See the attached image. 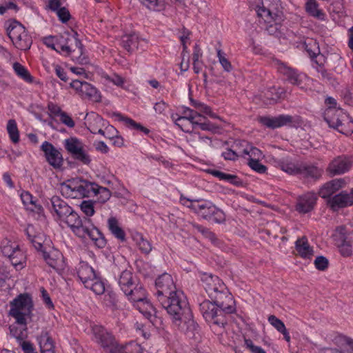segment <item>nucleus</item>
Listing matches in <instances>:
<instances>
[{
	"instance_id": "aec40b11",
	"label": "nucleus",
	"mask_w": 353,
	"mask_h": 353,
	"mask_svg": "<svg viewBox=\"0 0 353 353\" xmlns=\"http://www.w3.org/2000/svg\"><path fill=\"white\" fill-rule=\"evenodd\" d=\"M328 204L334 211L353 205V189L350 193L343 191L334 195L328 200Z\"/></svg>"
},
{
	"instance_id": "4be33fe9",
	"label": "nucleus",
	"mask_w": 353,
	"mask_h": 353,
	"mask_svg": "<svg viewBox=\"0 0 353 353\" xmlns=\"http://www.w3.org/2000/svg\"><path fill=\"white\" fill-rule=\"evenodd\" d=\"M346 182L343 179H335L325 183L319 190V194L323 199L329 198L341 188L345 187Z\"/></svg>"
},
{
	"instance_id": "c756f323",
	"label": "nucleus",
	"mask_w": 353,
	"mask_h": 353,
	"mask_svg": "<svg viewBox=\"0 0 353 353\" xmlns=\"http://www.w3.org/2000/svg\"><path fill=\"white\" fill-rule=\"evenodd\" d=\"M37 339L41 353H54L53 341L48 332L43 331Z\"/></svg>"
},
{
	"instance_id": "ddd939ff",
	"label": "nucleus",
	"mask_w": 353,
	"mask_h": 353,
	"mask_svg": "<svg viewBox=\"0 0 353 353\" xmlns=\"http://www.w3.org/2000/svg\"><path fill=\"white\" fill-rule=\"evenodd\" d=\"M333 239L335 245L338 247L339 252L344 257H349L352 255V240L347 234L344 227H338L334 234Z\"/></svg>"
},
{
	"instance_id": "13d9d810",
	"label": "nucleus",
	"mask_w": 353,
	"mask_h": 353,
	"mask_svg": "<svg viewBox=\"0 0 353 353\" xmlns=\"http://www.w3.org/2000/svg\"><path fill=\"white\" fill-rule=\"evenodd\" d=\"M268 321L279 332L286 329L283 322L274 315H270Z\"/></svg>"
},
{
	"instance_id": "9d476101",
	"label": "nucleus",
	"mask_w": 353,
	"mask_h": 353,
	"mask_svg": "<svg viewBox=\"0 0 353 353\" xmlns=\"http://www.w3.org/2000/svg\"><path fill=\"white\" fill-rule=\"evenodd\" d=\"M48 208L55 220L65 224L69 222V219H70L71 216H74L77 214L64 200L57 196H54L50 199Z\"/></svg>"
},
{
	"instance_id": "338daca9",
	"label": "nucleus",
	"mask_w": 353,
	"mask_h": 353,
	"mask_svg": "<svg viewBox=\"0 0 353 353\" xmlns=\"http://www.w3.org/2000/svg\"><path fill=\"white\" fill-rule=\"evenodd\" d=\"M245 345L252 353H266L261 347L254 345L250 339H245Z\"/></svg>"
},
{
	"instance_id": "7ed1b4c3",
	"label": "nucleus",
	"mask_w": 353,
	"mask_h": 353,
	"mask_svg": "<svg viewBox=\"0 0 353 353\" xmlns=\"http://www.w3.org/2000/svg\"><path fill=\"white\" fill-rule=\"evenodd\" d=\"M163 307L171 316L172 320L191 310L186 296L181 290H176L170 296L162 298L159 301Z\"/></svg>"
},
{
	"instance_id": "09e8293b",
	"label": "nucleus",
	"mask_w": 353,
	"mask_h": 353,
	"mask_svg": "<svg viewBox=\"0 0 353 353\" xmlns=\"http://www.w3.org/2000/svg\"><path fill=\"white\" fill-rule=\"evenodd\" d=\"M13 266L15 268H22L26 261V256L19 249L15 251L14 254L10 258Z\"/></svg>"
},
{
	"instance_id": "680f3d73",
	"label": "nucleus",
	"mask_w": 353,
	"mask_h": 353,
	"mask_svg": "<svg viewBox=\"0 0 353 353\" xmlns=\"http://www.w3.org/2000/svg\"><path fill=\"white\" fill-rule=\"evenodd\" d=\"M193 226L199 232H201L206 238L209 239L212 243H215L216 238L213 232L199 225L194 224Z\"/></svg>"
},
{
	"instance_id": "37998d69",
	"label": "nucleus",
	"mask_w": 353,
	"mask_h": 353,
	"mask_svg": "<svg viewBox=\"0 0 353 353\" xmlns=\"http://www.w3.org/2000/svg\"><path fill=\"white\" fill-rule=\"evenodd\" d=\"M7 131L9 134V137L11 141L17 143L19 141V132L18 130L17 125L14 119L8 121L7 124Z\"/></svg>"
},
{
	"instance_id": "393cba45",
	"label": "nucleus",
	"mask_w": 353,
	"mask_h": 353,
	"mask_svg": "<svg viewBox=\"0 0 353 353\" xmlns=\"http://www.w3.org/2000/svg\"><path fill=\"white\" fill-rule=\"evenodd\" d=\"M77 275L85 287L88 285L92 281H94L97 276L93 268L85 262L80 263Z\"/></svg>"
},
{
	"instance_id": "9b49d317",
	"label": "nucleus",
	"mask_w": 353,
	"mask_h": 353,
	"mask_svg": "<svg viewBox=\"0 0 353 353\" xmlns=\"http://www.w3.org/2000/svg\"><path fill=\"white\" fill-rule=\"evenodd\" d=\"M172 322L179 330L189 338H195L199 334V327L193 319L191 310L173 319Z\"/></svg>"
},
{
	"instance_id": "0eeeda50",
	"label": "nucleus",
	"mask_w": 353,
	"mask_h": 353,
	"mask_svg": "<svg viewBox=\"0 0 353 353\" xmlns=\"http://www.w3.org/2000/svg\"><path fill=\"white\" fill-rule=\"evenodd\" d=\"M94 188H97V183L87 181L72 180L62 185L61 191L63 194L72 199L80 196L90 197L92 196Z\"/></svg>"
},
{
	"instance_id": "e2e57ef3",
	"label": "nucleus",
	"mask_w": 353,
	"mask_h": 353,
	"mask_svg": "<svg viewBox=\"0 0 353 353\" xmlns=\"http://www.w3.org/2000/svg\"><path fill=\"white\" fill-rule=\"evenodd\" d=\"M314 265L316 269L323 271L327 268L328 260L323 256H317L314 260Z\"/></svg>"
},
{
	"instance_id": "f704fd0d",
	"label": "nucleus",
	"mask_w": 353,
	"mask_h": 353,
	"mask_svg": "<svg viewBox=\"0 0 353 353\" xmlns=\"http://www.w3.org/2000/svg\"><path fill=\"white\" fill-rule=\"evenodd\" d=\"M8 36L12 41L17 39V37L23 34L26 31L25 28L17 21H9L6 28Z\"/></svg>"
},
{
	"instance_id": "58836bf2",
	"label": "nucleus",
	"mask_w": 353,
	"mask_h": 353,
	"mask_svg": "<svg viewBox=\"0 0 353 353\" xmlns=\"http://www.w3.org/2000/svg\"><path fill=\"white\" fill-rule=\"evenodd\" d=\"M305 10L311 16L321 20L325 18L324 12L319 8L316 0H307L305 4Z\"/></svg>"
},
{
	"instance_id": "3c124183",
	"label": "nucleus",
	"mask_w": 353,
	"mask_h": 353,
	"mask_svg": "<svg viewBox=\"0 0 353 353\" xmlns=\"http://www.w3.org/2000/svg\"><path fill=\"white\" fill-rule=\"evenodd\" d=\"M86 288H90L97 294H102L105 292V285L97 276L94 281H92L88 285L85 286Z\"/></svg>"
},
{
	"instance_id": "0e129e2a",
	"label": "nucleus",
	"mask_w": 353,
	"mask_h": 353,
	"mask_svg": "<svg viewBox=\"0 0 353 353\" xmlns=\"http://www.w3.org/2000/svg\"><path fill=\"white\" fill-rule=\"evenodd\" d=\"M59 119L63 124L68 128H72L75 125V123L72 118L65 112L61 113V114L59 116Z\"/></svg>"
},
{
	"instance_id": "7c9ffc66",
	"label": "nucleus",
	"mask_w": 353,
	"mask_h": 353,
	"mask_svg": "<svg viewBox=\"0 0 353 353\" xmlns=\"http://www.w3.org/2000/svg\"><path fill=\"white\" fill-rule=\"evenodd\" d=\"M148 319L152 321V318L156 314V310L149 301L148 298L134 305Z\"/></svg>"
},
{
	"instance_id": "f03ea898",
	"label": "nucleus",
	"mask_w": 353,
	"mask_h": 353,
	"mask_svg": "<svg viewBox=\"0 0 353 353\" xmlns=\"http://www.w3.org/2000/svg\"><path fill=\"white\" fill-rule=\"evenodd\" d=\"M69 219L67 225L77 236L83 239L90 238L98 248H103L105 245V240L101 232L94 226L89 218L81 219L77 213Z\"/></svg>"
},
{
	"instance_id": "5fc2aeb1",
	"label": "nucleus",
	"mask_w": 353,
	"mask_h": 353,
	"mask_svg": "<svg viewBox=\"0 0 353 353\" xmlns=\"http://www.w3.org/2000/svg\"><path fill=\"white\" fill-rule=\"evenodd\" d=\"M137 39L138 37L134 34L126 37V39L123 41V47L128 52L132 51L134 48H137Z\"/></svg>"
},
{
	"instance_id": "ea45409f",
	"label": "nucleus",
	"mask_w": 353,
	"mask_h": 353,
	"mask_svg": "<svg viewBox=\"0 0 353 353\" xmlns=\"http://www.w3.org/2000/svg\"><path fill=\"white\" fill-rule=\"evenodd\" d=\"M15 47L21 50H28L32 44V39L28 34L26 31L23 32V34L17 37V39H14L12 41Z\"/></svg>"
},
{
	"instance_id": "c03bdc74",
	"label": "nucleus",
	"mask_w": 353,
	"mask_h": 353,
	"mask_svg": "<svg viewBox=\"0 0 353 353\" xmlns=\"http://www.w3.org/2000/svg\"><path fill=\"white\" fill-rule=\"evenodd\" d=\"M183 116L179 117V121H190L191 123V125L194 126V122L196 121L194 120L196 117H201V114L198 113L197 112H195L192 110V109L189 108L184 107L183 108Z\"/></svg>"
},
{
	"instance_id": "39448f33",
	"label": "nucleus",
	"mask_w": 353,
	"mask_h": 353,
	"mask_svg": "<svg viewBox=\"0 0 353 353\" xmlns=\"http://www.w3.org/2000/svg\"><path fill=\"white\" fill-rule=\"evenodd\" d=\"M324 119L330 127L337 130L340 133L345 135L353 133V119L341 110L327 108L325 111Z\"/></svg>"
},
{
	"instance_id": "6ab92c4d",
	"label": "nucleus",
	"mask_w": 353,
	"mask_h": 353,
	"mask_svg": "<svg viewBox=\"0 0 353 353\" xmlns=\"http://www.w3.org/2000/svg\"><path fill=\"white\" fill-rule=\"evenodd\" d=\"M275 65L278 71L285 76L290 83L298 86L301 84L304 77L303 74L299 73L295 69L288 66L280 61H276Z\"/></svg>"
},
{
	"instance_id": "72a5a7b5",
	"label": "nucleus",
	"mask_w": 353,
	"mask_h": 353,
	"mask_svg": "<svg viewBox=\"0 0 353 353\" xmlns=\"http://www.w3.org/2000/svg\"><path fill=\"white\" fill-rule=\"evenodd\" d=\"M108 226L111 233L119 240H125V233L120 227L118 220L115 217H110L108 220Z\"/></svg>"
},
{
	"instance_id": "cd10ccee",
	"label": "nucleus",
	"mask_w": 353,
	"mask_h": 353,
	"mask_svg": "<svg viewBox=\"0 0 353 353\" xmlns=\"http://www.w3.org/2000/svg\"><path fill=\"white\" fill-rule=\"evenodd\" d=\"M295 248L296 250L302 258L310 259L314 255V250L309 245L305 236H303L296 240L295 242Z\"/></svg>"
},
{
	"instance_id": "f257e3e1",
	"label": "nucleus",
	"mask_w": 353,
	"mask_h": 353,
	"mask_svg": "<svg viewBox=\"0 0 353 353\" xmlns=\"http://www.w3.org/2000/svg\"><path fill=\"white\" fill-rule=\"evenodd\" d=\"M212 301L205 300L199 305L200 312L209 323L218 327H223L226 323V314H232L235 311L234 301H225V299H212Z\"/></svg>"
},
{
	"instance_id": "4468645a",
	"label": "nucleus",
	"mask_w": 353,
	"mask_h": 353,
	"mask_svg": "<svg viewBox=\"0 0 353 353\" xmlns=\"http://www.w3.org/2000/svg\"><path fill=\"white\" fill-rule=\"evenodd\" d=\"M65 150L72 155V157L83 163L88 165L90 161V157L84 150L83 143L76 137H70L64 141Z\"/></svg>"
},
{
	"instance_id": "69168bd1",
	"label": "nucleus",
	"mask_w": 353,
	"mask_h": 353,
	"mask_svg": "<svg viewBox=\"0 0 353 353\" xmlns=\"http://www.w3.org/2000/svg\"><path fill=\"white\" fill-rule=\"evenodd\" d=\"M17 248V245H13L12 244L7 243L2 247L1 251L4 256L10 259L12 256H13V254H14V252Z\"/></svg>"
},
{
	"instance_id": "a19ab883",
	"label": "nucleus",
	"mask_w": 353,
	"mask_h": 353,
	"mask_svg": "<svg viewBox=\"0 0 353 353\" xmlns=\"http://www.w3.org/2000/svg\"><path fill=\"white\" fill-rule=\"evenodd\" d=\"M279 166L283 171L290 174H298L300 172V164H296L287 159L281 161Z\"/></svg>"
},
{
	"instance_id": "2eb2a0df",
	"label": "nucleus",
	"mask_w": 353,
	"mask_h": 353,
	"mask_svg": "<svg viewBox=\"0 0 353 353\" xmlns=\"http://www.w3.org/2000/svg\"><path fill=\"white\" fill-rule=\"evenodd\" d=\"M157 288V296L158 301L167 296H170L173 292L178 290L170 274L164 273L159 276L155 282Z\"/></svg>"
},
{
	"instance_id": "dca6fc26",
	"label": "nucleus",
	"mask_w": 353,
	"mask_h": 353,
	"mask_svg": "<svg viewBox=\"0 0 353 353\" xmlns=\"http://www.w3.org/2000/svg\"><path fill=\"white\" fill-rule=\"evenodd\" d=\"M70 86L83 99H88L94 102L101 100V95L97 90L88 82L74 80L70 83Z\"/></svg>"
},
{
	"instance_id": "412c9836",
	"label": "nucleus",
	"mask_w": 353,
	"mask_h": 353,
	"mask_svg": "<svg viewBox=\"0 0 353 353\" xmlns=\"http://www.w3.org/2000/svg\"><path fill=\"white\" fill-rule=\"evenodd\" d=\"M351 167V162L344 156L334 158L329 164L327 171L332 175L342 174L348 171Z\"/></svg>"
},
{
	"instance_id": "423d86ee",
	"label": "nucleus",
	"mask_w": 353,
	"mask_h": 353,
	"mask_svg": "<svg viewBox=\"0 0 353 353\" xmlns=\"http://www.w3.org/2000/svg\"><path fill=\"white\" fill-rule=\"evenodd\" d=\"M189 206L194 213L203 219L212 220L217 223H221L225 221L224 212L210 201L196 200L190 203Z\"/></svg>"
},
{
	"instance_id": "49530a36",
	"label": "nucleus",
	"mask_w": 353,
	"mask_h": 353,
	"mask_svg": "<svg viewBox=\"0 0 353 353\" xmlns=\"http://www.w3.org/2000/svg\"><path fill=\"white\" fill-rule=\"evenodd\" d=\"M92 196H99L97 199L98 201L105 203L110 199L111 193L108 188L99 186L97 184V188H94Z\"/></svg>"
},
{
	"instance_id": "bb28decb",
	"label": "nucleus",
	"mask_w": 353,
	"mask_h": 353,
	"mask_svg": "<svg viewBox=\"0 0 353 353\" xmlns=\"http://www.w3.org/2000/svg\"><path fill=\"white\" fill-rule=\"evenodd\" d=\"M119 284L125 294L129 293V292H132L131 289L137 285L132 273L128 270H124L121 272L119 279Z\"/></svg>"
},
{
	"instance_id": "774afa93",
	"label": "nucleus",
	"mask_w": 353,
	"mask_h": 353,
	"mask_svg": "<svg viewBox=\"0 0 353 353\" xmlns=\"http://www.w3.org/2000/svg\"><path fill=\"white\" fill-rule=\"evenodd\" d=\"M57 14L63 23H66L70 18V14L68 9L63 7L57 10Z\"/></svg>"
},
{
	"instance_id": "e433bc0d",
	"label": "nucleus",
	"mask_w": 353,
	"mask_h": 353,
	"mask_svg": "<svg viewBox=\"0 0 353 353\" xmlns=\"http://www.w3.org/2000/svg\"><path fill=\"white\" fill-rule=\"evenodd\" d=\"M132 239L141 252L148 254L151 252L152 249V245L148 239L143 237L142 234L135 233Z\"/></svg>"
},
{
	"instance_id": "a211bd4d",
	"label": "nucleus",
	"mask_w": 353,
	"mask_h": 353,
	"mask_svg": "<svg viewBox=\"0 0 353 353\" xmlns=\"http://www.w3.org/2000/svg\"><path fill=\"white\" fill-rule=\"evenodd\" d=\"M317 199V194L313 192L299 196L296 205V211L303 214L311 212L314 208Z\"/></svg>"
},
{
	"instance_id": "4d7b16f0",
	"label": "nucleus",
	"mask_w": 353,
	"mask_h": 353,
	"mask_svg": "<svg viewBox=\"0 0 353 353\" xmlns=\"http://www.w3.org/2000/svg\"><path fill=\"white\" fill-rule=\"evenodd\" d=\"M141 2L148 9L154 11L159 10L163 6L162 0H141Z\"/></svg>"
},
{
	"instance_id": "f3484780",
	"label": "nucleus",
	"mask_w": 353,
	"mask_h": 353,
	"mask_svg": "<svg viewBox=\"0 0 353 353\" xmlns=\"http://www.w3.org/2000/svg\"><path fill=\"white\" fill-rule=\"evenodd\" d=\"M41 149L44 152L46 161L51 166L56 169L61 167L63 161L62 154L52 143L44 141Z\"/></svg>"
},
{
	"instance_id": "6e6d98bb",
	"label": "nucleus",
	"mask_w": 353,
	"mask_h": 353,
	"mask_svg": "<svg viewBox=\"0 0 353 353\" xmlns=\"http://www.w3.org/2000/svg\"><path fill=\"white\" fill-rule=\"evenodd\" d=\"M260 160L254 161L253 159H249L248 163V165L251 169L259 174L265 173L268 168L265 165H263L259 162Z\"/></svg>"
},
{
	"instance_id": "052dcab7",
	"label": "nucleus",
	"mask_w": 353,
	"mask_h": 353,
	"mask_svg": "<svg viewBox=\"0 0 353 353\" xmlns=\"http://www.w3.org/2000/svg\"><path fill=\"white\" fill-rule=\"evenodd\" d=\"M211 174L221 180L228 181L232 183H234V180L236 179L235 175L224 173L219 170H213L211 172Z\"/></svg>"
},
{
	"instance_id": "c85d7f7f",
	"label": "nucleus",
	"mask_w": 353,
	"mask_h": 353,
	"mask_svg": "<svg viewBox=\"0 0 353 353\" xmlns=\"http://www.w3.org/2000/svg\"><path fill=\"white\" fill-rule=\"evenodd\" d=\"M257 14L259 17L262 18L265 23H271L273 21H281V14L274 12L270 8H266L264 6H258L256 10Z\"/></svg>"
},
{
	"instance_id": "473e14b6",
	"label": "nucleus",
	"mask_w": 353,
	"mask_h": 353,
	"mask_svg": "<svg viewBox=\"0 0 353 353\" xmlns=\"http://www.w3.org/2000/svg\"><path fill=\"white\" fill-rule=\"evenodd\" d=\"M132 292L125 294L134 305L137 303L144 301L147 298L146 291L141 285H137L131 289Z\"/></svg>"
},
{
	"instance_id": "20e7f679",
	"label": "nucleus",
	"mask_w": 353,
	"mask_h": 353,
	"mask_svg": "<svg viewBox=\"0 0 353 353\" xmlns=\"http://www.w3.org/2000/svg\"><path fill=\"white\" fill-rule=\"evenodd\" d=\"M201 280L205 292L211 299H225L232 302L233 299L225 285L217 276L212 274L203 273Z\"/></svg>"
},
{
	"instance_id": "5701e85b",
	"label": "nucleus",
	"mask_w": 353,
	"mask_h": 353,
	"mask_svg": "<svg viewBox=\"0 0 353 353\" xmlns=\"http://www.w3.org/2000/svg\"><path fill=\"white\" fill-rule=\"evenodd\" d=\"M86 123L88 125V129L93 134H100L105 135V131H103V127L105 126V122L103 118L99 114L91 112L87 114Z\"/></svg>"
},
{
	"instance_id": "bf43d9fd",
	"label": "nucleus",
	"mask_w": 353,
	"mask_h": 353,
	"mask_svg": "<svg viewBox=\"0 0 353 353\" xmlns=\"http://www.w3.org/2000/svg\"><path fill=\"white\" fill-rule=\"evenodd\" d=\"M81 210L88 216H91L94 213V205L91 201H83L80 205Z\"/></svg>"
},
{
	"instance_id": "de8ad7c7",
	"label": "nucleus",
	"mask_w": 353,
	"mask_h": 353,
	"mask_svg": "<svg viewBox=\"0 0 353 353\" xmlns=\"http://www.w3.org/2000/svg\"><path fill=\"white\" fill-rule=\"evenodd\" d=\"M119 117V119L121 121H123L124 123L128 127L132 129H135L137 130H140L141 132H143L145 134L149 133V130L143 125H141L140 123H137L134 120H132L130 118L123 117L120 114L118 115Z\"/></svg>"
},
{
	"instance_id": "4c0bfd02",
	"label": "nucleus",
	"mask_w": 353,
	"mask_h": 353,
	"mask_svg": "<svg viewBox=\"0 0 353 353\" xmlns=\"http://www.w3.org/2000/svg\"><path fill=\"white\" fill-rule=\"evenodd\" d=\"M243 143L246 144V147L242 150V154H241V157L248 155L249 156L248 160L253 159L254 161L261 160L264 158L261 150L246 142H243Z\"/></svg>"
},
{
	"instance_id": "f8f14e48",
	"label": "nucleus",
	"mask_w": 353,
	"mask_h": 353,
	"mask_svg": "<svg viewBox=\"0 0 353 353\" xmlns=\"http://www.w3.org/2000/svg\"><path fill=\"white\" fill-rule=\"evenodd\" d=\"M92 332L96 342L105 351L110 353H117L118 343L112 334L100 325H94L92 327Z\"/></svg>"
},
{
	"instance_id": "603ef678",
	"label": "nucleus",
	"mask_w": 353,
	"mask_h": 353,
	"mask_svg": "<svg viewBox=\"0 0 353 353\" xmlns=\"http://www.w3.org/2000/svg\"><path fill=\"white\" fill-rule=\"evenodd\" d=\"M21 326V328L16 327L14 325L10 327L11 335L14 337L19 343L23 341V339L26 336V325Z\"/></svg>"
},
{
	"instance_id": "79ce46f5",
	"label": "nucleus",
	"mask_w": 353,
	"mask_h": 353,
	"mask_svg": "<svg viewBox=\"0 0 353 353\" xmlns=\"http://www.w3.org/2000/svg\"><path fill=\"white\" fill-rule=\"evenodd\" d=\"M13 69L15 73L22 79L28 83L33 82V77L28 70L21 63L15 62L13 64Z\"/></svg>"
},
{
	"instance_id": "c9c22d12",
	"label": "nucleus",
	"mask_w": 353,
	"mask_h": 353,
	"mask_svg": "<svg viewBox=\"0 0 353 353\" xmlns=\"http://www.w3.org/2000/svg\"><path fill=\"white\" fill-rule=\"evenodd\" d=\"M299 174L305 178L319 179L322 174V171L312 165L300 164Z\"/></svg>"
},
{
	"instance_id": "b1692460",
	"label": "nucleus",
	"mask_w": 353,
	"mask_h": 353,
	"mask_svg": "<svg viewBox=\"0 0 353 353\" xmlns=\"http://www.w3.org/2000/svg\"><path fill=\"white\" fill-rule=\"evenodd\" d=\"M188 141L192 147L200 150L208 148L212 144V140L210 137L196 132H190Z\"/></svg>"
},
{
	"instance_id": "6e6552de",
	"label": "nucleus",
	"mask_w": 353,
	"mask_h": 353,
	"mask_svg": "<svg viewBox=\"0 0 353 353\" xmlns=\"http://www.w3.org/2000/svg\"><path fill=\"white\" fill-rule=\"evenodd\" d=\"M77 32H74L72 37V39L75 43V48L72 46V44L69 45L68 42L71 39H68L67 43L63 45H56L54 43V37H48L44 39V43L49 48L55 50L57 52H65L67 54H72L73 59H75L79 63H86L88 60L85 57L82 56V48L83 45L80 40L77 38Z\"/></svg>"
},
{
	"instance_id": "864d4df0",
	"label": "nucleus",
	"mask_w": 353,
	"mask_h": 353,
	"mask_svg": "<svg viewBox=\"0 0 353 353\" xmlns=\"http://www.w3.org/2000/svg\"><path fill=\"white\" fill-rule=\"evenodd\" d=\"M216 52L219 62L223 67L224 71L227 72H231L233 69V67L229 60L226 58L225 54L220 49H218Z\"/></svg>"
},
{
	"instance_id": "1a4fd4ad",
	"label": "nucleus",
	"mask_w": 353,
	"mask_h": 353,
	"mask_svg": "<svg viewBox=\"0 0 353 353\" xmlns=\"http://www.w3.org/2000/svg\"><path fill=\"white\" fill-rule=\"evenodd\" d=\"M32 308L31 298L28 294H20L11 303L10 314L20 325H26V317L29 316Z\"/></svg>"
},
{
	"instance_id": "2f4dec72",
	"label": "nucleus",
	"mask_w": 353,
	"mask_h": 353,
	"mask_svg": "<svg viewBox=\"0 0 353 353\" xmlns=\"http://www.w3.org/2000/svg\"><path fill=\"white\" fill-rule=\"evenodd\" d=\"M43 257L48 265L52 268H57L62 261V254L57 250L49 252L43 251Z\"/></svg>"
},
{
	"instance_id": "a878e982",
	"label": "nucleus",
	"mask_w": 353,
	"mask_h": 353,
	"mask_svg": "<svg viewBox=\"0 0 353 353\" xmlns=\"http://www.w3.org/2000/svg\"><path fill=\"white\" fill-rule=\"evenodd\" d=\"M260 121L268 128L274 129L292 123V117L290 115H280L277 117H261Z\"/></svg>"
},
{
	"instance_id": "a18cd8bd",
	"label": "nucleus",
	"mask_w": 353,
	"mask_h": 353,
	"mask_svg": "<svg viewBox=\"0 0 353 353\" xmlns=\"http://www.w3.org/2000/svg\"><path fill=\"white\" fill-rule=\"evenodd\" d=\"M117 349V353H142L140 345L134 342H131L125 345H118Z\"/></svg>"
},
{
	"instance_id": "8fccbe9b",
	"label": "nucleus",
	"mask_w": 353,
	"mask_h": 353,
	"mask_svg": "<svg viewBox=\"0 0 353 353\" xmlns=\"http://www.w3.org/2000/svg\"><path fill=\"white\" fill-rule=\"evenodd\" d=\"M305 50L310 57H315L320 54V48L316 41L313 39H308L305 43Z\"/></svg>"
}]
</instances>
